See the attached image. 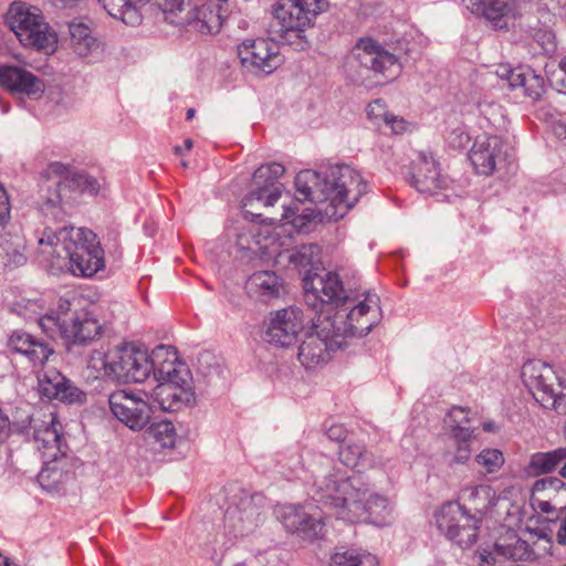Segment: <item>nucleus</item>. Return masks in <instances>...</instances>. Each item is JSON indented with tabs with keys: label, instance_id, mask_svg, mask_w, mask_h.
<instances>
[{
	"label": "nucleus",
	"instance_id": "nucleus-1",
	"mask_svg": "<svg viewBox=\"0 0 566 566\" xmlns=\"http://www.w3.org/2000/svg\"><path fill=\"white\" fill-rule=\"evenodd\" d=\"M305 303L318 313L298 346L297 359L306 369L325 365L346 337L367 335L382 318L376 294L345 289L336 273L306 279Z\"/></svg>",
	"mask_w": 566,
	"mask_h": 566
},
{
	"label": "nucleus",
	"instance_id": "nucleus-2",
	"mask_svg": "<svg viewBox=\"0 0 566 566\" xmlns=\"http://www.w3.org/2000/svg\"><path fill=\"white\" fill-rule=\"evenodd\" d=\"M296 198L284 207L282 219L301 231L317 214L340 219L367 192V182L347 165H333L324 170L300 171L295 177Z\"/></svg>",
	"mask_w": 566,
	"mask_h": 566
},
{
	"label": "nucleus",
	"instance_id": "nucleus-3",
	"mask_svg": "<svg viewBox=\"0 0 566 566\" xmlns=\"http://www.w3.org/2000/svg\"><path fill=\"white\" fill-rule=\"evenodd\" d=\"M312 497L335 510L339 518L350 523L367 522L384 526L389 523L392 512L388 497L371 492L369 482L361 474L345 476L335 467L315 476Z\"/></svg>",
	"mask_w": 566,
	"mask_h": 566
},
{
	"label": "nucleus",
	"instance_id": "nucleus-4",
	"mask_svg": "<svg viewBox=\"0 0 566 566\" xmlns=\"http://www.w3.org/2000/svg\"><path fill=\"white\" fill-rule=\"evenodd\" d=\"M40 253L69 260V270L75 276L91 277L105 266L104 250L97 235L86 228H49L39 238Z\"/></svg>",
	"mask_w": 566,
	"mask_h": 566
},
{
	"label": "nucleus",
	"instance_id": "nucleus-5",
	"mask_svg": "<svg viewBox=\"0 0 566 566\" xmlns=\"http://www.w3.org/2000/svg\"><path fill=\"white\" fill-rule=\"evenodd\" d=\"M463 504L449 502L436 513L438 530L462 548L471 547L478 538L481 517L495 505V491L486 484L468 485L460 491Z\"/></svg>",
	"mask_w": 566,
	"mask_h": 566
},
{
	"label": "nucleus",
	"instance_id": "nucleus-6",
	"mask_svg": "<svg viewBox=\"0 0 566 566\" xmlns=\"http://www.w3.org/2000/svg\"><path fill=\"white\" fill-rule=\"evenodd\" d=\"M80 300L61 298L55 311L39 319V326L51 339L60 336L69 350L74 346H86L97 339L103 325L88 311L80 308Z\"/></svg>",
	"mask_w": 566,
	"mask_h": 566
},
{
	"label": "nucleus",
	"instance_id": "nucleus-7",
	"mask_svg": "<svg viewBox=\"0 0 566 566\" xmlns=\"http://www.w3.org/2000/svg\"><path fill=\"white\" fill-rule=\"evenodd\" d=\"M325 7V0H277L273 6V15L277 24L274 32L283 42L304 51L308 48L304 32L313 25L316 15L324 11Z\"/></svg>",
	"mask_w": 566,
	"mask_h": 566
},
{
	"label": "nucleus",
	"instance_id": "nucleus-8",
	"mask_svg": "<svg viewBox=\"0 0 566 566\" xmlns=\"http://www.w3.org/2000/svg\"><path fill=\"white\" fill-rule=\"evenodd\" d=\"M113 378L124 382H143L151 373L159 371L165 359L177 360L171 346L159 345L149 355L146 349L133 344H125L113 350Z\"/></svg>",
	"mask_w": 566,
	"mask_h": 566
},
{
	"label": "nucleus",
	"instance_id": "nucleus-9",
	"mask_svg": "<svg viewBox=\"0 0 566 566\" xmlns=\"http://www.w3.org/2000/svg\"><path fill=\"white\" fill-rule=\"evenodd\" d=\"M172 358L165 359L159 367V375L165 381L158 384L153 392L154 402L163 411L175 412L195 401L192 378L188 370H178Z\"/></svg>",
	"mask_w": 566,
	"mask_h": 566
},
{
	"label": "nucleus",
	"instance_id": "nucleus-10",
	"mask_svg": "<svg viewBox=\"0 0 566 566\" xmlns=\"http://www.w3.org/2000/svg\"><path fill=\"white\" fill-rule=\"evenodd\" d=\"M6 22L23 46L38 50L53 49L56 39L50 32L49 24L36 9L31 10L23 3H12Z\"/></svg>",
	"mask_w": 566,
	"mask_h": 566
},
{
	"label": "nucleus",
	"instance_id": "nucleus-11",
	"mask_svg": "<svg viewBox=\"0 0 566 566\" xmlns=\"http://www.w3.org/2000/svg\"><path fill=\"white\" fill-rule=\"evenodd\" d=\"M265 497L241 490L224 513V527L234 537L252 533L263 521Z\"/></svg>",
	"mask_w": 566,
	"mask_h": 566
},
{
	"label": "nucleus",
	"instance_id": "nucleus-12",
	"mask_svg": "<svg viewBox=\"0 0 566 566\" xmlns=\"http://www.w3.org/2000/svg\"><path fill=\"white\" fill-rule=\"evenodd\" d=\"M521 376L534 399L544 408L564 411V395L556 391V386L560 384L552 366L538 359L528 360L523 365Z\"/></svg>",
	"mask_w": 566,
	"mask_h": 566
},
{
	"label": "nucleus",
	"instance_id": "nucleus-13",
	"mask_svg": "<svg viewBox=\"0 0 566 566\" xmlns=\"http://www.w3.org/2000/svg\"><path fill=\"white\" fill-rule=\"evenodd\" d=\"M188 9V23L202 34H217L220 32L230 10L217 6L209 0H167L164 1V11H185Z\"/></svg>",
	"mask_w": 566,
	"mask_h": 566
},
{
	"label": "nucleus",
	"instance_id": "nucleus-14",
	"mask_svg": "<svg viewBox=\"0 0 566 566\" xmlns=\"http://www.w3.org/2000/svg\"><path fill=\"white\" fill-rule=\"evenodd\" d=\"M243 67L253 73L271 74L283 62L277 42L270 38L247 39L238 45Z\"/></svg>",
	"mask_w": 566,
	"mask_h": 566
},
{
	"label": "nucleus",
	"instance_id": "nucleus-15",
	"mask_svg": "<svg viewBox=\"0 0 566 566\" xmlns=\"http://www.w3.org/2000/svg\"><path fill=\"white\" fill-rule=\"evenodd\" d=\"M144 396V392L114 391L108 397L109 409L129 429L142 430L148 424L153 413V407Z\"/></svg>",
	"mask_w": 566,
	"mask_h": 566
},
{
	"label": "nucleus",
	"instance_id": "nucleus-16",
	"mask_svg": "<svg viewBox=\"0 0 566 566\" xmlns=\"http://www.w3.org/2000/svg\"><path fill=\"white\" fill-rule=\"evenodd\" d=\"M356 51L360 65L379 76V82L394 81L402 71L399 59L374 39H360Z\"/></svg>",
	"mask_w": 566,
	"mask_h": 566
},
{
	"label": "nucleus",
	"instance_id": "nucleus-17",
	"mask_svg": "<svg viewBox=\"0 0 566 566\" xmlns=\"http://www.w3.org/2000/svg\"><path fill=\"white\" fill-rule=\"evenodd\" d=\"M513 156L512 147L499 136L478 137L470 150V160L480 175H492L497 166Z\"/></svg>",
	"mask_w": 566,
	"mask_h": 566
},
{
	"label": "nucleus",
	"instance_id": "nucleus-18",
	"mask_svg": "<svg viewBox=\"0 0 566 566\" xmlns=\"http://www.w3.org/2000/svg\"><path fill=\"white\" fill-rule=\"evenodd\" d=\"M282 164L271 163L260 166L253 174V189L244 197V207L254 201L263 202L265 207H272L282 196L283 186L277 180L284 175Z\"/></svg>",
	"mask_w": 566,
	"mask_h": 566
},
{
	"label": "nucleus",
	"instance_id": "nucleus-19",
	"mask_svg": "<svg viewBox=\"0 0 566 566\" xmlns=\"http://www.w3.org/2000/svg\"><path fill=\"white\" fill-rule=\"evenodd\" d=\"M304 327L303 312L298 307H286L271 315L265 337L270 344L289 347L294 344Z\"/></svg>",
	"mask_w": 566,
	"mask_h": 566
},
{
	"label": "nucleus",
	"instance_id": "nucleus-20",
	"mask_svg": "<svg viewBox=\"0 0 566 566\" xmlns=\"http://www.w3.org/2000/svg\"><path fill=\"white\" fill-rule=\"evenodd\" d=\"M280 518L289 532L303 539L314 541L324 535L325 523L322 516L310 514L301 506H284Z\"/></svg>",
	"mask_w": 566,
	"mask_h": 566
},
{
	"label": "nucleus",
	"instance_id": "nucleus-21",
	"mask_svg": "<svg viewBox=\"0 0 566 566\" xmlns=\"http://www.w3.org/2000/svg\"><path fill=\"white\" fill-rule=\"evenodd\" d=\"M448 179L440 175L436 160L428 155L419 154L413 161L411 185L421 193L436 195L448 187Z\"/></svg>",
	"mask_w": 566,
	"mask_h": 566
},
{
	"label": "nucleus",
	"instance_id": "nucleus-22",
	"mask_svg": "<svg viewBox=\"0 0 566 566\" xmlns=\"http://www.w3.org/2000/svg\"><path fill=\"white\" fill-rule=\"evenodd\" d=\"M8 346L13 353L25 356L34 366L44 365L50 356L54 354V349L49 342L22 331L12 333Z\"/></svg>",
	"mask_w": 566,
	"mask_h": 566
},
{
	"label": "nucleus",
	"instance_id": "nucleus-23",
	"mask_svg": "<svg viewBox=\"0 0 566 566\" xmlns=\"http://www.w3.org/2000/svg\"><path fill=\"white\" fill-rule=\"evenodd\" d=\"M0 85L17 93L38 96L43 92L42 81L33 73L18 66H0Z\"/></svg>",
	"mask_w": 566,
	"mask_h": 566
},
{
	"label": "nucleus",
	"instance_id": "nucleus-24",
	"mask_svg": "<svg viewBox=\"0 0 566 566\" xmlns=\"http://www.w3.org/2000/svg\"><path fill=\"white\" fill-rule=\"evenodd\" d=\"M73 174L74 172H71L70 167L64 164L55 161L49 165L48 175L56 190L52 196L48 197L41 206L42 211L46 216L51 214L54 219L62 218V190L66 186L71 185Z\"/></svg>",
	"mask_w": 566,
	"mask_h": 566
},
{
	"label": "nucleus",
	"instance_id": "nucleus-25",
	"mask_svg": "<svg viewBox=\"0 0 566 566\" xmlns=\"http://www.w3.org/2000/svg\"><path fill=\"white\" fill-rule=\"evenodd\" d=\"M472 11L482 14L495 28L503 29L515 17V0H470Z\"/></svg>",
	"mask_w": 566,
	"mask_h": 566
},
{
	"label": "nucleus",
	"instance_id": "nucleus-26",
	"mask_svg": "<svg viewBox=\"0 0 566 566\" xmlns=\"http://www.w3.org/2000/svg\"><path fill=\"white\" fill-rule=\"evenodd\" d=\"M474 430L464 426H451L449 450L446 452L449 465L465 464L472 454Z\"/></svg>",
	"mask_w": 566,
	"mask_h": 566
},
{
	"label": "nucleus",
	"instance_id": "nucleus-27",
	"mask_svg": "<svg viewBox=\"0 0 566 566\" xmlns=\"http://www.w3.org/2000/svg\"><path fill=\"white\" fill-rule=\"evenodd\" d=\"M66 458L43 461V468L38 474L40 486L48 492H60L71 480L72 472L67 469Z\"/></svg>",
	"mask_w": 566,
	"mask_h": 566
},
{
	"label": "nucleus",
	"instance_id": "nucleus-28",
	"mask_svg": "<svg viewBox=\"0 0 566 566\" xmlns=\"http://www.w3.org/2000/svg\"><path fill=\"white\" fill-rule=\"evenodd\" d=\"M281 258H285L290 264H293L297 269L306 270V274L303 279V287L305 289V280L312 277H324L332 272H327L324 275L311 274L313 269L321 260V248L316 243L302 244L291 250H286L280 253Z\"/></svg>",
	"mask_w": 566,
	"mask_h": 566
},
{
	"label": "nucleus",
	"instance_id": "nucleus-29",
	"mask_svg": "<svg viewBox=\"0 0 566 566\" xmlns=\"http://www.w3.org/2000/svg\"><path fill=\"white\" fill-rule=\"evenodd\" d=\"M247 289L252 295L268 302L279 297L283 286L280 277L274 272L260 271L249 277Z\"/></svg>",
	"mask_w": 566,
	"mask_h": 566
},
{
	"label": "nucleus",
	"instance_id": "nucleus-30",
	"mask_svg": "<svg viewBox=\"0 0 566 566\" xmlns=\"http://www.w3.org/2000/svg\"><path fill=\"white\" fill-rule=\"evenodd\" d=\"M32 419L29 405L18 407L12 420L0 407V443L7 442L13 433L29 434Z\"/></svg>",
	"mask_w": 566,
	"mask_h": 566
},
{
	"label": "nucleus",
	"instance_id": "nucleus-31",
	"mask_svg": "<svg viewBox=\"0 0 566 566\" xmlns=\"http://www.w3.org/2000/svg\"><path fill=\"white\" fill-rule=\"evenodd\" d=\"M494 553L507 559H527L532 553L526 541L522 539L513 530H505L494 543Z\"/></svg>",
	"mask_w": 566,
	"mask_h": 566
},
{
	"label": "nucleus",
	"instance_id": "nucleus-32",
	"mask_svg": "<svg viewBox=\"0 0 566 566\" xmlns=\"http://www.w3.org/2000/svg\"><path fill=\"white\" fill-rule=\"evenodd\" d=\"M70 45L75 54L87 57L98 53L101 43L92 35L91 29L81 22L69 23Z\"/></svg>",
	"mask_w": 566,
	"mask_h": 566
},
{
	"label": "nucleus",
	"instance_id": "nucleus-33",
	"mask_svg": "<svg viewBox=\"0 0 566 566\" xmlns=\"http://www.w3.org/2000/svg\"><path fill=\"white\" fill-rule=\"evenodd\" d=\"M24 238L19 233H0V259L4 266H19L25 263Z\"/></svg>",
	"mask_w": 566,
	"mask_h": 566
},
{
	"label": "nucleus",
	"instance_id": "nucleus-34",
	"mask_svg": "<svg viewBox=\"0 0 566 566\" xmlns=\"http://www.w3.org/2000/svg\"><path fill=\"white\" fill-rule=\"evenodd\" d=\"M566 460V448H557L548 452H535L531 455L526 471L530 475L538 476L553 472Z\"/></svg>",
	"mask_w": 566,
	"mask_h": 566
},
{
	"label": "nucleus",
	"instance_id": "nucleus-35",
	"mask_svg": "<svg viewBox=\"0 0 566 566\" xmlns=\"http://www.w3.org/2000/svg\"><path fill=\"white\" fill-rule=\"evenodd\" d=\"M31 415L33 419L30 430H32L34 442L42 441V439L50 441L63 437L60 432L61 423L53 412L36 411L35 413L31 412Z\"/></svg>",
	"mask_w": 566,
	"mask_h": 566
},
{
	"label": "nucleus",
	"instance_id": "nucleus-36",
	"mask_svg": "<svg viewBox=\"0 0 566 566\" xmlns=\"http://www.w3.org/2000/svg\"><path fill=\"white\" fill-rule=\"evenodd\" d=\"M339 461L348 468H369L374 465L371 454L359 442L349 441L338 451Z\"/></svg>",
	"mask_w": 566,
	"mask_h": 566
},
{
	"label": "nucleus",
	"instance_id": "nucleus-37",
	"mask_svg": "<svg viewBox=\"0 0 566 566\" xmlns=\"http://www.w3.org/2000/svg\"><path fill=\"white\" fill-rule=\"evenodd\" d=\"M146 434L159 448L171 449L176 444L177 432L174 423L170 421H159L150 424Z\"/></svg>",
	"mask_w": 566,
	"mask_h": 566
},
{
	"label": "nucleus",
	"instance_id": "nucleus-38",
	"mask_svg": "<svg viewBox=\"0 0 566 566\" xmlns=\"http://www.w3.org/2000/svg\"><path fill=\"white\" fill-rule=\"evenodd\" d=\"M66 380L59 370L49 368L38 374L39 391L49 399H55Z\"/></svg>",
	"mask_w": 566,
	"mask_h": 566
},
{
	"label": "nucleus",
	"instance_id": "nucleus-39",
	"mask_svg": "<svg viewBox=\"0 0 566 566\" xmlns=\"http://www.w3.org/2000/svg\"><path fill=\"white\" fill-rule=\"evenodd\" d=\"M332 566H376L375 557L370 554H360L356 549L335 552L331 557Z\"/></svg>",
	"mask_w": 566,
	"mask_h": 566
},
{
	"label": "nucleus",
	"instance_id": "nucleus-40",
	"mask_svg": "<svg viewBox=\"0 0 566 566\" xmlns=\"http://www.w3.org/2000/svg\"><path fill=\"white\" fill-rule=\"evenodd\" d=\"M113 350L105 352L103 349H94L87 360V367L96 371L102 376H107L113 378V374L111 369L114 368L113 364Z\"/></svg>",
	"mask_w": 566,
	"mask_h": 566
},
{
	"label": "nucleus",
	"instance_id": "nucleus-41",
	"mask_svg": "<svg viewBox=\"0 0 566 566\" xmlns=\"http://www.w3.org/2000/svg\"><path fill=\"white\" fill-rule=\"evenodd\" d=\"M35 444L43 461L65 458L67 446L64 442L63 437H59L57 439H52L50 441L42 439V441L35 442Z\"/></svg>",
	"mask_w": 566,
	"mask_h": 566
},
{
	"label": "nucleus",
	"instance_id": "nucleus-42",
	"mask_svg": "<svg viewBox=\"0 0 566 566\" xmlns=\"http://www.w3.org/2000/svg\"><path fill=\"white\" fill-rule=\"evenodd\" d=\"M475 462L484 469L488 474L496 473L504 465V455L499 449H483L476 457Z\"/></svg>",
	"mask_w": 566,
	"mask_h": 566
},
{
	"label": "nucleus",
	"instance_id": "nucleus-43",
	"mask_svg": "<svg viewBox=\"0 0 566 566\" xmlns=\"http://www.w3.org/2000/svg\"><path fill=\"white\" fill-rule=\"evenodd\" d=\"M534 491H556L564 499V503L558 507L562 510L566 506V484L558 478H545L534 483Z\"/></svg>",
	"mask_w": 566,
	"mask_h": 566
},
{
	"label": "nucleus",
	"instance_id": "nucleus-44",
	"mask_svg": "<svg viewBox=\"0 0 566 566\" xmlns=\"http://www.w3.org/2000/svg\"><path fill=\"white\" fill-rule=\"evenodd\" d=\"M71 185L82 191H88L91 193L97 192L99 188L98 181L94 177L84 172L73 174Z\"/></svg>",
	"mask_w": 566,
	"mask_h": 566
},
{
	"label": "nucleus",
	"instance_id": "nucleus-45",
	"mask_svg": "<svg viewBox=\"0 0 566 566\" xmlns=\"http://www.w3.org/2000/svg\"><path fill=\"white\" fill-rule=\"evenodd\" d=\"M524 93L532 99L536 101L541 97L544 91V78L539 75L528 72L525 84L523 86Z\"/></svg>",
	"mask_w": 566,
	"mask_h": 566
},
{
	"label": "nucleus",
	"instance_id": "nucleus-46",
	"mask_svg": "<svg viewBox=\"0 0 566 566\" xmlns=\"http://www.w3.org/2000/svg\"><path fill=\"white\" fill-rule=\"evenodd\" d=\"M389 114L390 112L387 109L386 103L380 98L375 99L367 106L368 118L374 120L375 124L384 123Z\"/></svg>",
	"mask_w": 566,
	"mask_h": 566
},
{
	"label": "nucleus",
	"instance_id": "nucleus-47",
	"mask_svg": "<svg viewBox=\"0 0 566 566\" xmlns=\"http://www.w3.org/2000/svg\"><path fill=\"white\" fill-rule=\"evenodd\" d=\"M385 126L388 127L392 134H403L409 130L410 123L407 122L403 117L395 115L390 113L386 120L384 122Z\"/></svg>",
	"mask_w": 566,
	"mask_h": 566
},
{
	"label": "nucleus",
	"instance_id": "nucleus-48",
	"mask_svg": "<svg viewBox=\"0 0 566 566\" xmlns=\"http://www.w3.org/2000/svg\"><path fill=\"white\" fill-rule=\"evenodd\" d=\"M82 396H83V392L81 390H78L76 387H74L70 382V380H66L65 385L62 387L61 391L59 392V396H56L55 399L72 403V402L80 401Z\"/></svg>",
	"mask_w": 566,
	"mask_h": 566
},
{
	"label": "nucleus",
	"instance_id": "nucleus-49",
	"mask_svg": "<svg viewBox=\"0 0 566 566\" xmlns=\"http://www.w3.org/2000/svg\"><path fill=\"white\" fill-rule=\"evenodd\" d=\"M470 410L462 407H452L448 413V417L453 422L452 426H462L463 423L469 422V415Z\"/></svg>",
	"mask_w": 566,
	"mask_h": 566
},
{
	"label": "nucleus",
	"instance_id": "nucleus-50",
	"mask_svg": "<svg viewBox=\"0 0 566 566\" xmlns=\"http://www.w3.org/2000/svg\"><path fill=\"white\" fill-rule=\"evenodd\" d=\"M528 72L523 71L521 67L513 69L509 75V85L513 88L523 87L528 75Z\"/></svg>",
	"mask_w": 566,
	"mask_h": 566
},
{
	"label": "nucleus",
	"instance_id": "nucleus-51",
	"mask_svg": "<svg viewBox=\"0 0 566 566\" xmlns=\"http://www.w3.org/2000/svg\"><path fill=\"white\" fill-rule=\"evenodd\" d=\"M553 82L566 93V57L562 60L558 71L553 74Z\"/></svg>",
	"mask_w": 566,
	"mask_h": 566
},
{
	"label": "nucleus",
	"instance_id": "nucleus-52",
	"mask_svg": "<svg viewBox=\"0 0 566 566\" xmlns=\"http://www.w3.org/2000/svg\"><path fill=\"white\" fill-rule=\"evenodd\" d=\"M326 434L328 439L337 442H343L346 438L347 431L343 424H332Z\"/></svg>",
	"mask_w": 566,
	"mask_h": 566
},
{
	"label": "nucleus",
	"instance_id": "nucleus-53",
	"mask_svg": "<svg viewBox=\"0 0 566 566\" xmlns=\"http://www.w3.org/2000/svg\"><path fill=\"white\" fill-rule=\"evenodd\" d=\"M557 543L560 545H566V513L564 518L560 522L559 530L556 534Z\"/></svg>",
	"mask_w": 566,
	"mask_h": 566
},
{
	"label": "nucleus",
	"instance_id": "nucleus-54",
	"mask_svg": "<svg viewBox=\"0 0 566 566\" xmlns=\"http://www.w3.org/2000/svg\"><path fill=\"white\" fill-rule=\"evenodd\" d=\"M537 506L543 513H553L557 510L556 504H553L551 500L538 501Z\"/></svg>",
	"mask_w": 566,
	"mask_h": 566
},
{
	"label": "nucleus",
	"instance_id": "nucleus-55",
	"mask_svg": "<svg viewBox=\"0 0 566 566\" xmlns=\"http://www.w3.org/2000/svg\"><path fill=\"white\" fill-rule=\"evenodd\" d=\"M554 133L558 138H566V124L557 123L554 126Z\"/></svg>",
	"mask_w": 566,
	"mask_h": 566
},
{
	"label": "nucleus",
	"instance_id": "nucleus-56",
	"mask_svg": "<svg viewBox=\"0 0 566 566\" xmlns=\"http://www.w3.org/2000/svg\"><path fill=\"white\" fill-rule=\"evenodd\" d=\"M513 69L509 67V66H501L496 73L497 75L501 77V78H505L506 81H509V75H510V72L512 71Z\"/></svg>",
	"mask_w": 566,
	"mask_h": 566
},
{
	"label": "nucleus",
	"instance_id": "nucleus-57",
	"mask_svg": "<svg viewBox=\"0 0 566 566\" xmlns=\"http://www.w3.org/2000/svg\"><path fill=\"white\" fill-rule=\"evenodd\" d=\"M482 427L486 432H494L496 430V426L492 421L484 422Z\"/></svg>",
	"mask_w": 566,
	"mask_h": 566
},
{
	"label": "nucleus",
	"instance_id": "nucleus-58",
	"mask_svg": "<svg viewBox=\"0 0 566 566\" xmlns=\"http://www.w3.org/2000/svg\"><path fill=\"white\" fill-rule=\"evenodd\" d=\"M0 566H19V565L11 562L8 557H4L1 555Z\"/></svg>",
	"mask_w": 566,
	"mask_h": 566
},
{
	"label": "nucleus",
	"instance_id": "nucleus-59",
	"mask_svg": "<svg viewBox=\"0 0 566 566\" xmlns=\"http://www.w3.org/2000/svg\"><path fill=\"white\" fill-rule=\"evenodd\" d=\"M480 557H481L482 562H485V563L495 562V557L493 556L492 552L488 553V555L481 554Z\"/></svg>",
	"mask_w": 566,
	"mask_h": 566
},
{
	"label": "nucleus",
	"instance_id": "nucleus-60",
	"mask_svg": "<svg viewBox=\"0 0 566 566\" xmlns=\"http://www.w3.org/2000/svg\"><path fill=\"white\" fill-rule=\"evenodd\" d=\"M193 147V142L190 138L185 139L184 149L189 151Z\"/></svg>",
	"mask_w": 566,
	"mask_h": 566
},
{
	"label": "nucleus",
	"instance_id": "nucleus-61",
	"mask_svg": "<svg viewBox=\"0 0 566 566\" xmlns=\"http://www.w3.org/2000/svg\"><path fill=\"white\" fill-rule=\"evenodd\" d=\"M195 114H196V111L195 108H189L186 113V119L187 120H190L195 117Z\"/></svg>",
	"mask_w": 566,
	"mask_h": 566
},
{
	"label": "nucleus",
	"instance_id": "nucleus-62",
	"mask_svg": "<svg viewBox=\"0 0 566 566\" xmlns=\"http://www.w3.org/2000/svg\"><path fill=\"white\" fill-rule=\"evenodd\" d=\"M562 464H563V465H562V468H560V470H559V473H560V475H562L563 478H565V479H566V459L562 462Z\"/></svg>",
	"mask_w": 566,
	"mask_h": 566
},
{
	"label": "nucleus",
	"instance_id": "nucleus-63",
	"mask_svg": "<svg viewBox=\"0 0 566 566\" xmlns=\"http://www.w3.org/2000/svg\"><path fill=\"white\" fill-rule=\"evenodd\" d=\"M228 1L229 0H218V3H216L217 6H222V7H227L229 10V4H228Z\"/></svg>",
	"mask_w": 566,
	"mask_h": 566
},
{
	"label": "nucleus",
	"instance_id": "nucleus-64",
	"mask_svg": "<svg viewBox=\"0 0 566 566\" xmlns=\"http://www.w3.org/2000/svg\"><path fill=\"white\" fill-rule=\"evenodd\" d=\"M174 150H175V154H177V155H182V153H184V147H181V146H175Z\"/></svg>",
	"mask_w": 566,
	"mask_h": 566
}]
</instances>
